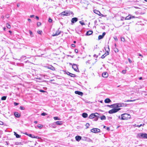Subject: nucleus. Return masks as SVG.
<instances>
[{
    "mask_svg": "<svg viewBox=\"0 0 147 147\" xmlns=\"http://www.w3.org/2000/svg\"><path fill=\"white\" fill-rule=\"evenodd\" d=\"M94 12L95 13L100 16V14H101V13L100 12L98 11L97 10H94Z\"/></svg>",
    "mask_w": 147,
    "mask_h": 147,
    "instance_id": "25",
    "label": "nucleus"
},
{
    "mask_svg": "<svg viewBox=\"0 0 147 147\" xmlns=\"http://www.w3.org/2000/svg\"><path fill=\"white\" fill-rule=\"evenodd\" d=\"M77 33H78V34H79L80 35H81V32H78Z\"/></svg>",
    "mask_w": 147,
    "mask_h": 147,
    "instance_id": "60",
    "label": "nucleus"
},
{
    "mask_svg": "<svg viewBox=\"0 0 147 147\" xmlns=\"http://www.w3.org/2000/svg\"><path fill=\"white\" fill-rule=\"evenodd\" d=\"M134 18V16H132L131 17V16H127L125 18V19L126 20H130L131 18Z\"/></svg>",
    "mask_w": 147,
    "mask_h": 147,
    "instance_id": "23",
    "label": "nucleus"
},
{
    "mask_svg": "<svg viewBox=\"0 0 147 147\" xmlns=\"http://www.w3.org/2000/svg\"><path fill=\"white\" fill-rule=\"evenodd\" d=\"M75 93L76 94L80 95L81 96H82L83 95V93L82 92L80 91H76L75 92Z\"/></svg>",
    "mask_w": 147,
    "mask_h": 147,
    "instance_id": "13",
    "label": "nucleus"
},
{
    "mask_svg": "<svg viewBox=\"0 0 147 147\" xmlns=\"http://www.w3.org/2000/svg\"><path fill=\"white\" fill-rule=\"evenodd\" d=\"M69 65H72V68L75 71L77 72H79V70L78 69L77 65L75 64H72L71 63H69Z\"/></svg>",
    "mask_w": 147,
    "mask_h": 147,
    "instance_id": "7",
    "label": "nucleus"
},
{
    "mask_svg": "<svg viewBox=\"0 0 147 147\" xmlns=\"http://www.w3.org/2000/svg\"><path fill=\"white\" fill-rule=\"evenodd\" d=\"M53 118L55 120H60V119L57 117H53Z\"/></svg>",
    "mask_w": 147,
    "mask_h": 147,
    "instance_id": "31",
    "label": "nucleus"
},
{
    "mask_svg": "<svg viewBox=\"0 0 147 147\" xmlns=\"http://www.w3.org/2000/svg\"><path fill=\"white\" fill-rule=\"evenodd\" d=\"M5 17L7 18H8L9 17V15L8 14H7L6 15Z\"/></svg>",
    "mask_w": 147,
    "mask_h": 147,
    "instance_id": "40",
    "label": "nucleus"
},
{
    "mask_svg": "<svg viewBox=\"0 0 147 147\" xmlns=\"http://www.w3.org/2000/svg\"><path fill=\"white\" fill-rule=\"evenodd\" d=\"M138 55L139 56L141 57H143V56L141 54L139 53Z\"/></svg>",
    "mask_w": 147,
    "mask_h": 147,
    "instance_id": "56",
    "label": "nucleus"
},
{
    "mask_svg": "<svg viewBox=\"0 0 147 147\" xmlns=\"http://www.w3.org/2000/svg\"><path fill=\"white\" fill-rule=\"evenodd\" d=\"M67 74L69 76H70L72 77H75V75L74 74H72V73H71L69 72H67Z\"/></svg>",
    "mask_w": 147,
    "mask_h": 147,
    "instance_id": "17",
    "label": "nucleus"
},
{
    "mask_svg": "<svg viewBox=\"0 0 147 147\" xmlns=\"http://www.w3.org/2000/svg\"><path fill=\"white\" fill-rule=\"evenodd\" d=\"M100 118L101 120H105L106 119V117L105 115H103L100 117Z\"/></svg>",
    "mask_w": 147,
    "mask_h": 147,
    "instance_id": "27",
    "label": "nucleus"
},
{
    "mask_svg": "<svg viewBox=\"0 0 147 147\" xmlns=\"http://www.w3.org/2000/svg\"><path fill=\"white\" fill-rule=\"evenodd\" d=\"M29 33L30 34V36L31 37L33 36V34L32 32L30 30H29Z\"/></svg>",
    "mask_w": 147,
    "mask_h": 147,
    "instance_id": "30",
    "label": "nucleus"
},
{
    "mask_svg": "<svg viewBox=\"0 0 147 147\" xmlns=\"http://www.w3.org/2000/svg\"><path fill=\"white\" fill-rule=\"evenodd\" d=\"M111 101L110 99L109 98H106L105 100V102L106 103H109Z\"/></svg>",
    "mask_w": 147,
    "mask_h": 147,
    "instance_id": "21",
    "label": "nucleus"
},
{
    "mask_svg": "<svg viewBox=\"0 0 147 147\" xmlns=\"http://www.w3.org/2000/svg\"><path fill=\"white\" fill-rule=\"evenodd\" d=\"M40 91L41 92H46L45 91V90H40Z\"/></svg>",
    "mask_w": 147,
    "mask_h": 147,
    "instance_id": "44",
    "label": "nucleus"
},
{
    "mask_svg": "<svg viewBox=\"0 0 147 147\" xmlns=\"http://www.w3.org/2000/svg\"><path fill=\"white\" fill-rule=\"evenodd\" d=\"M34 15H32L30 16V17L31 18H33L34 17Z\"/></svg>",
    "mask_w": 147,
    "mask_h": 147,
    "instance_id": "57",
    "label": "nucleus"
},
{
    "mask_svg": "<svg viewBox=\"0 0 147 147\" xmlns=\"http://www.w3.org/2000/svg\"><path fill=\"white\" fill-rule=\"evenodd\" d=\"M82 25H85V24L82 21H80L79 22Z\"/></svg>",
    "mask_w": 147,
    "mask_h": 147,
    "instance_id": "35",
    "label": "nucleus"
},
{
    "mask_svg": "<svg viewBox=\"0 0 147 147\" xmlns=\"http://www.w3.org/2000/svg\"><path fill=\"white\" fill-rule=\"evenodd\" d=\"M102 75L103 77L105 78H107L108 76V74L106 72L103 73Z\"/></svg>",
    "mask_w": 147,
    "mask_h": 147,
    "instance_id": "14",
    "label": "nucleus"
},
{
    "mask_svg": "<svg viewBox=\"0 0 147 147\" xmlns=\"http://www.w3.org/2000/svg\"><path fill=\"white\" fill-rule=\"evenodd\" d=\"M90 60H88L86 61V63L87 64V63L90 64Z\"/></svg>",
    "mask_w": 147,
    "mask_h": 147,
    "instance_id": "53",
    "label": "nucleus"
},
{
    "mask_svg": "<svg viewBox=\"0 0 147 147\" xmlns=\"http://www.w3.org/2000/svg\"><path fill=\"white\" fill-rule=\"evenodd\" d=\"M121 40L122 41H124L125 40V39L124 38H121Z\"/></svg>",
    "mask_w": 147,
    "mask_h": 147,
    "instance_id": "51",
    "label": "nucleus"
},
{
    "mask_svg": "<svg viewBox=\"0 0 147 147\" xmlns=\"http://www.w3.org/2000/svg\"><path fill=\"white\" fill-rule=\"evenodd\" d=\"M55 123L57 125H60L62 124L63 122L62 121H57L55 122Z\"/></svg>",
    "mask_w": 147,
    "mask_h": 147,
    "instance_id": "22",
    "label": "nucleus"
},
{
    "mask_svg": "<svg viewBox=\"0 0 147 147\" xmlns=\"http://www.w3.org/2000/svg\"><path fill=\"white\" fill-rule=\"evenodd\" d=\"M125 106L126 104L123 103H117L111 105V106H112V108H118Z\"/></svg>",
    "mask_w": 147,
    "mask_h": 147,
    "instance_id": "3",
    "label": "nucleus"
},
{
    "mask_svg": "<svg viewBox=\"0 0 147 147\" xmlns=\"http://www.w3.org/2000/svg\"><path fill=\"white\" fill-rule=\"evenodd\" d=\"M142 79V77H140L139 78V79L140 80H141Z\"/></svg>",
    "mask_w": 147,
    "mask_h": 147,
    "instance_id": "63",
    "label": "nucleus"
},
{
    "mask_svg": "<svg viewBox=\"0 0 147 147\" xmlns=\"http://www.w3.org/2000/svg\"><path fill=\"white\" fill-rule=\"evenodd\" d=\"M47 115V113H44V112H43V113H42L41 114V115L43 116H45L46 115Z\"/></svg>",
    "mask_w": 147,
    "mask_h": 147,
    "instance_id": "34",
    "label": "nucleus"
},
{
    "mask_svg": "<svg viewBox=\"0 0 147 147\" xmlns=\"http://www.w3.org/2000/svg\"><path fill=\"white\" fill-rule=\"evenodd\" d=\"M95 114H96V115H97V116H95V117L94 118V121H96L98 120V118L99 117V114L98 113H95Z\"/></svg>",
    "mask_w": 147,
    "mask_h": 147,
    "instance_id": "15",
    "label": "nucleus"
},
{
    "mask_svg": "<svg viewBox=\"0 0 147 147\" xmlns=\"http://www.w3.org/2000/svg\"><path fill=\"white\" fill-rule=\"evenodd\" d=\"M37 48L35 47H34L31 49L32 50H34V51H32V53L34 54L35 53H36V51Z\"/></svg>",
    "mask_w": 147,
    "mask_h": 147,
    "instance_id": "19",
    "label": "nucleus"
},
{
    "mask_svg": "<svg viewBox=\"0 0 147 147\" xmlns=\"http://www.w3.org/2000/svg\"><path fill=\"white\" fill-rule=\"evenodd\" d=\"M126 70H122V73L123 74H125L126 73Z\"/></svg>",
    "mask_w": 147,
    "mask_h": 147,
    "instance_id": "36",
    "label": "nucleus"
},
{
    "mask_svg": "<svg viewBox=\"0 0 147 147\" xmlns=\"http://www.w3.org/2000/svg\"><path fill=\"white\" fill-rule=\"evenodd\" d=\"M89 123H87L86 125V127L87 128H88V126H89Z\"/></svg>",
    "mask_w": 147,
    "mask_h": 147,
    "instance_id": "46",
    "label": "nucleus"
},
{
    "mask_svg": "<svg viewBox=\"0 0 147 147\" xmlns=\"http://www.w3.org/2000/svg\"><path fill=\"white\" fill-rule=\"evenodd\" d=\"M91 131L92 132L96 133L100 132V130L98 128H93L91 130Z\"/></svg>",
    "mask_w": 147,
    "mask_h": 147,
    "instance_id": "8",
    "label": "nucleus"
},
{
    "mask_svg": "<svg viewBox=\"0 0 147 147\" xmlns=\"http://www.w3.org/2000/svg\"><path fill=\"white\" fill-rule=\"evenodd\" d=\"M128 60L129 62L130 63H131L132 62V61H131V60L129 58L128 59Z\"/></svg>",
    "mask_w": 147,
    "mask_h": 147,
    "instance_id": "48",
    "label": "nucleus"
},
{
    "mask_svg": "<svg viewBox=\"0 0 147 147\" xmlns=\"http://www.w3.org/2000/svg\"><path fill=\"white\" fill-rule=\"evenodd\" d=\"M35 138H36V139H40V138L39 137H38V136H35Z\"/></svg>",
    "mask_w": 147,
    "mask_h": 147,
    "instance_id": "50",
    "label": "nucleus"
},
{
    "mask_svg": "<svg viewBox=\"0 0 147 147\" xmlns=\"http://www.w3.org/2000/svg\"><path fill=\"white\" fill-rule=\"evenodd\" d=\"M105 50L106 52L104 54L102 55L101 58L102 59H104L106 56L109 54L110 50L109 45H108L107 49V48H105Z\"/></svg>",
    "mask_w": 147,
    "mask_h": 147,
    "instance_id": "5",
    "label": "nucleus"
},
{
    "mask_svg": "<svg viewBox=\"0 0 147 147\" xmlns=\"http://www.w3.org/2000/svg\"><path fill=\"white\" fill-rule=\"evenodd\" d=\"M28 136L31 138L32 137V135L30 134H28Z\"/></svg>",
    "mask_w": 147,
    "mask_h": 147,
    "instance_id": "41",
    "label": "nucleus"
},
{
    "mask_svg": "<svg viewBox=\"0 0 147 147\" xmlns=\"http://www.w3.org/2000/svg\"><path fill=\"white\" fill-rule=\"evenodd\" d=\"M20 109L21 110H24V108L23 107L20 106Z\"/></svg>",
    "mask_w": 147,
    "mask_h": 147,
    "instance_id": "47",
    "label": "nucleus"
},
{
    "mask_svg": "<svg viewBox=\"0 0 147 147\" xmlns=\"http://www.w3.org/2000/svg\"><path fill=\"white\" fill-rule=\"evenodd\" d=\"M106 34L105 32H103L102 35H100L98 36V39L100 40L102 39Z\"/></svg>",
    "mask_w": 147,
    "mask_h": 147,
    "instance_id": "12",
    "label": "nucleus"
},
{
    "mask_svg": "<svg viewBox=\"0 0 147 147\" xmlns=\"http://www.w3.org/2000/svg\"><path fill=\"white\" fill-rule=\"evenodd\" d=\"M14 104L15 106H17L18 105V103L16 102H14Z\"/></svg>",
    "mask_w": 147,
    "mask_h": 147,
    "instance_id": "45",
    "label": "nucleus"
},
{
    "mask_svg": "<svg viewBox=\"0 0 147 147\" xmlns=\"http://www.w3.org/2000/svg\"><path fill=\"white\" fill-rule=\"evenodd\" d=\"M119 119L121 120H127L128 119L131 118L130 115L127 113H124L122 114L121 115V117L119 116Z\"/></svg>",
    "mask_w": 147,
    "mask_h": 147,
    "instance_id": "1",
    "label": "nucleus"
},
{
    "mask_svg": "<svg viewBox=\"0 0 147 147\" xmlns=\"http://www.w3.org/2000/svg\"><path fill=\"white\" fill-rule=\"evenodd\" d=\"M6 26L7 28H11L10 25L8 24H6Z\"/></svg>",
    "mask_w": 147,
    "mask_h": 147,
    "instance_id": "33",
    "label": "nucleus"
},
{
    "mask_svg": "<svg viewBox=\"0 0 147 147\" xmlns=\"http://www.w3.org/2000/svg\"><path fill=\"white\" fill-rule=\"evenodd\" d=\"M88 116V114L86 113H83L82 114V117L84 118H86Z\"/></svg>",
    "mask_w": 147,
    "mask_h": 147,
    "instance_id": "24",
    "label": "nucleus"
},
{
    "mask_svg": "<svg viewBox=\"0 0 147 147\" xmlns=\"http://www.w3.org/2000/svg\"><path fill=\"white\" fill-rule=\"evenodd\" d=\"M71 46L73 47H75V45L74 44H72L71 45Z\"/></svg>",
    "mask_w": 147,
    "mask_h": 147,
    "instance_id": "55",
    "label": "nucleus"
},
{
    "mask_svg": "<svg viewBox=\"0 0 147 147\" xmlns=\"http://www.w3.org/2000/svg\"><path fill=\"white\" fill-rule=\"evenodd\" d=\"M37 24L38 26H39L41 25V23L40 22H38Z\"/></svg>",
    "mask_w": 147,
    "mask_h": 147,
    "instance_id": "37",
    "label": "nucleus"
},
{
    "mask_svg": "<svg viewBox=\"0 0 147 147\" xmlns=\"http://www.w3.org/2000/svg\"><path fill=\"white\" fill-rule=\"evenodd\" d=\"M35 136H34V135H32V138H35Z\"/></svg>",
    "mask_w": 147,
    "mask_h": 147,
    "instance_id": "62",
    "label": "nucleus"
},
{
    "mask_svg": "<svg viewBox=\"0 0 147 147\" xmlns=\"http://www.w3.org/2000/svg\"><path fill=\"white\" fill-rule=\"evenodd\" d=\"M94 57H96V58H97L98 57V56L96 55V54H94L93 55Z\"/></svg>",
    "mask_w": 147,
    "mask_h": 147,
    "instance_id": "54",
    "label": "nucleus"
},
{
    "mask_svg": "<svg viewBox=\"0 0 147 147\" xmlns=\"http://www.w3.org/2000/svg\"><path fill=\"white\" fill-rule=\"evenodd\" d=\"M36 18L37 20H39V17H38V16H36Z\"/></svg>",
    "mask_w": 147,
    "mask_h": 147,
    "instance_id": "58",
    "label": "nucleus"
},
{
    "mask_svg": "<svg viewBox=\"0 0 147 147\" xmlns=\"http://www.w3.org/2000/svg\"><path fill=\"white\" fill-rule=\"evenodd\" d=\"M136 137L138 138L147 139V134L142 133H139L137 134Z\"/></svg>",
    "mask_w": 147,
    "mask_h": 147,
    "instance_id": "2",
    "label": "nucleus"
},
{
    "mask_svg": "<svg viewBox=\"0 0 147 147\" xmlns=\"http://www.w3.org/2000/svg\"><path fill=\"white\" fill-rule=\"evenodd\" d=\"M3 122L0 121V125H3Z\"/></svg>",
    "mask_w": 147,
    "mask_h": 147,
    "instance_id": "52",
    "label": "nucleus"
},
{
    "mask_svg": "<svg viewBox=\"0 0 147 147\" xmlns=\"http://www.w3.org/2000/svg\"><path fill=\"white\" fill-rule=\"evenodd\" d=\"M81 137L79 136H77L75 137V139L77 141H80L81 140Z\"/></svg>",
    "mask_w": 147,
    "mask_h": 147,
    "instance_id": "16",
    "label": "nucleus"
},
{
    "mask_svg": "<svg viewBox=\"0 0 147 147\" xmlns=\"http://www.w3.org/2000/svg\"><path fill=\"white\" fill-rule=\"evenodd\" d=\"M28 20L29 22H31V20L30 19H28Z\"/></svg>",
    "mask_w": 147,
    "mask_h": 147,
    "instance_id": "59",
    "label": "nucleus"
},
{
    "mask_svg": "<svg viewBox=\"0 0 147 147\" xmlns=\"http://www.w3.org/2000/svg\"><path fill=\"white\" fill-rule=\"evenodd\" d=\"M73 14V13L71 11H65L61 12L60 14L61 16H69L71 14Z\"/></svg>",
    "mask_w": 147,
    "mask_h": 147,
    "instance_id": "4",
    "label": "nucleus"
},
{
    "mask_svg": "<svg viewBox=\"0 0 147 147\" xmlns=\"http://www.w3.org/2000/svg\"><path fill=\"white\" fill-rule=\"evenodd\" d=\"M114 38L115 40H117V39L116 37L115 38Z\"/></svg>",
    "mask_w": 147,
    "mask_h": 147,
    "instance_id": "64",
    "label": "nucleus"
},
{
    "mask_svg": "<svg viewBox=\"0 0 147 147\" xmlns=\"http://www.w3.org/2000/svg\"><path fill=\"white\" fill-rule=\"evenodd\" d=\"M61 33V31H59V29H58L57 31L55 32V33H54L52 34V36H57L59 35Z\"/></svg>",
    "mask_w": 147,
    "mask_h": 147,
    "instance_id": "10",
    "label": "nucleus"
},
{
    "mask_svg": "<svg viewBox=\"0 0 147 147\" xmlns=\"http://www.w3.org/2000/svg\"><path fill=\"white\" fill-rule=\"evenodd\" d=\"M37 127L39 129H41L43 127V125L39 124L38 125Z\"/></svg>",
    "mask_w": 147,
    "mask_h": 147,
    "instance_id": "32",
    "label": "nucleus"
},
{
    "mask_svg": "<svg viewBox=\"0 0 147 147\" xmlns=\"http://www.w3.org/2000/svg\"><path fill=\"white\" fill-rule=\"evenodd\" d=\"M96 114L95 113H92L91 114L89 117V118L90 119H93L95 117V116H97V115H96Z\"/></svg>",
    "mask_w": 147,
    "mask_h": 147,
    "instance_id": "11",
    "label": "nucleus"
},
{
    "mask_svg": "<svg viewBox=\"0 0 147 147\" xmlns=\"http://www.w3.org/2000/svg\"><path fill=\"white\" fill-rule=\"evenodd\" d=\"M34 122L36 124L38 122L37 121H35Z\"/></svg>",
    "mask_w": 147,
    "mask_h": 147,
    "instance_id": "61",
    "label": "nucleus"
},
{
    "mask_svg": "<svg viewBox=\"0 0 147 147\" xmlns=\"http://www.w3.org/2000/svg\"><path fill=\"white\" fill-rule=\"evenodd\" d=\"M115 52L116 53H117V52H118L119 51H118V49L116 48L115 49Z\"/></svg>",
    "mask_w": 147,
    "mask_h": 147,
    "instance_id": "43",
    "label": "nucleus"
},
{
    "mask_svg": "<svg viewBox=\"0 0 147 147\" xmlns=\"http://www.w3.org/2000/svg\"><path fill=\"white\" fill-rule=\"evenodd\" d=\"M52 22V19L51 18H49V23H51Z\"/></svg>",
    "mask_w": 147,
    "mask_h": 147,
    "instance_id": "38",
    "label": "nucleus"
},
{
    "mask_svg": "<svg viewBox=\"0 0 147 147\" xmlns=\"http://www.w3.org/2000/svg\"><path fill=\"white\" fill-rule=\"evenodd\" d=\"M144 124H143V125L141 124L140 125H137V126L138 127H140L141 126H144Z\"/></svg>",
    "mask_w": 147,
    "mask_h": 147,
    "instance_id": "42",
    "label": "nucleus"
},
{
    "mask_svg": "<svg viewBox=\"0 0 147 147\" xmlns=\"http://www.w3.org/2000/svg\"><path fill=\"white\" fill-rule=\"evenodd\" d=\"M120 109H121L120 108H114L109 111L108 112V113L110 114H113L117 112V111L120 110Z\"/></svg>",
    "mask_w": 147,
    "mask_h": 147,
    "instance_id": "6",
    "label": "nucleus"
},
{
    "mask_svg": "<svg viewBox=\"0 0 147 147\" xmlns=\"http://www.w3.org/2000/svg\"><path fill=\"white\" fill-rule=\"evenodd\" d=\"M14 115L16 117L18 118L20 116V114H19L17 112H15L14 113Z\"/></svg>",
    "mask_w": 147,
    "mask_h": 147,
    "instance_id": "20",
    "label": "nucleus"
},
{
    "mask_svg": "<svg viewBox=\"0 0 147 147\" xmlns=\"http://www.w3.org/2000/svg\"><path fill=\"white\" fill-rule=\"evenodd\" d=\"M93 33V31L92 30H89L87 31L86 33V35H90Z\"/></svg>",
    "mask_w": 147,
    "mask_h": 147,
    "instance_id": "18",
    "label": "nucleus"
},
{
    "mask_svg": "<svg viewBox=\"0 0 147 147\" xmlns=\"http://www.w3.org/2000/svg\"><path fill=\"white\" fill-rule=\"evenodd\" d=\"M37 32L39 34H41L42 31H41L38 30L37 31Z\"/></svg>",
    "mask_w": 147,
    "mask_h": 147,
    "instance_id": "39",
    "label": "nucleus"
},
{
    "mask_svg": "<svg viewBox=\"0 0 147 147\" xmlns=\"http://www.w3.org/2000/svg\"><path fill=\"white\" fill-rule=\"evenodd\" d=\"M75 51L76 53H77L78 52V50L77 49H76L75 50Z\"/></svg>",
    "mask_w": 147,
    "mask_h": 147,
    "instance_id": "49",
    "label": "nucleus"
},
{
    "mask_svg": "<svg viewBox=\"0 0 147 147\" xmlns=\"http://www.w3.org/2000/svg\"><path fill=\"white\" fill-rule=\"evenodd\" d=\"M14 134L16 136V138H20L21 137V136L17 134L16 132H14Z\"/></svg>",
    "mask_w": 147,
    "mask_h": 147,
    "instance_id": "26",
    "label": "nucleus"
},
{
    "mask_svg": "<svg viewBox=\"0 0 147 147\" xmlns=\"http://www.w3.org/2000/svg\"><path fill=\"white\" fill-rule=\"evenodd\" d=\"M48 68L52 70H55V67L52 66H50Z\"/></svg>",
    "mask_w": 147,
    "mask_h": 147,
    "instance_id": "28",
    "label": "nucleus"
},
{
    "mask_svg": "<svg viewBox=\"0 0 147 147\" xmlns=\"http://www.w3.org/2000/svg\"><path fill=\"white\" fill-rule=\"evenodd\" d=\"M78 20V19L77 18H72L71 21V24L73 25V24L77 22Z\"/></svg>",
    "mask_w": 147,
    "mask_h": 147,
    "instance_id": "9",
    "label": "nucleus"
},
{
    "mask_svg": "<svg viewBox=\"0 0 147 147\" xmlns=\"http://www.w3.org/2000/svg\"><path fill=\"white\" fill-rule=\"evenodd\" d=\"M6 96H4L1 97V99L2 100H5L6 99Z\"/></svg>",
    "mask_w": 147,
    "mask_h": 147,
    "instance_id": "29",
    "label": "nucleus"
}]
</instances>
